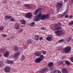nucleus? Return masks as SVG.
I'll list each match as a JSON object with an SVG mask.
<instances>
[{"mask_svg":"<svg viewBox=\"0 0 73 73\" xmlns=\"http://www.w3.org/2000/svg\"><path fill=\"white\" fill-rule=\"evenodd\" d=\"M49 17V15H48L44 14L42 15L41 13H40L38 14V15L35 16L33 17V19L35 21H40V18L41 20H44L45 19H48Z\"/></svg>","mask_w":73,"mask_h":73,"instance_id":"nucleus-1","label":"nucleus"},{"mask_svg":"<svg viewBox=\"0 0 73 73\" xmlns=\"http://www.w3.org/2000/svg\"><path fill=\"white\" fill-rule=\"evenodd\" d=\"M35 22H32L30 24V27H33V25H35Z\"/></svg>","mask_w":73,"mask_h":73,"instance_id":"nucleus-30","label":"nucleus"},{"mask_svg":"<svg viewBox=\"0 0 73 73\" xmlns=\"http://www.w3.org/2000/svg\"><path fill=\"white\" fill-rule=\"evenodd\" d=\"M10 21L11 22H14L15 21V19L13 18H11V19H10Z\"/></svg>","mask_w":73,"mask_h":73,"instance_id":"nucleus-33","label":"nucleus"},{"mask_svg":"<svg viewBox=\"0 0 73 73\" xmlns=\"http://www.w3.org/2000/svg\"><path fill=\"white\" fill-rule=\"evenodd\" d=\"M19 3V1H17V3H18V4Z\"/></svg>","mask_w":73,"mask_h":73,"instance_id":"nucleus-56","label":"nucleus"},{"mask_svg":"<svg viewBox=\"0 0 73 73\" xmlns=\"http://www.w3.org/2000/svg\"><path fill=\"white\" fill-rule=\"evenodd\" d=\"M20 21L21 22V24H23V25L25 24L26 23V21L24 19H22L20 20Z\"/></svg>","mask_w":73,"mask_h":73,"instance_id":"nucleus-16","label":"nucleus"},{"mask_svg":"<svg viewBox=\"0 0 73 73\" xmlns=\"http://www.w3.org/2000/svg\"><path fill=\"white\" fill-rule=\"evenodd\" d=\"M11 16H8L7 15H6L5 16V20L6 21H8L10 20L11 18Z\"/></svg>","mask_w":73,"mask_h":73,"instance_id":"nucleus-7","label":"nucleus"},{"mask_svg":"<svg viewBox=\"0 0 73 73\" xmlns=\"http://www.w3.org/2000/svg\"><path fill=\"white\" fill-rule=\"evenodd\" d=\"M60 9V8H57V9H56V10L57 11V13H58V12H59Z\"/></svg>","mask_w":73,"mask_h":73,"instance_id":"nucleus-46","label":"nucleus"},{"mask_svg":"<svg viewBox=\"0 0 73 73\" xmlns=\"http://www.w3.org/2000/svg\"><path fill=\"white\" fill-rule=\"evenodd\" d=\"M58 73H61L60 71V70H58Z\"/></svg>","mask_w":73,"mask_h":73,"instance_id":"nucleus-51","label":"nucleus"},{"mask_svg":"<svg viewBox=\"0 0 73 73\" xmlns=\"http://www.w3.org/2000/svg\"><path fill=\"white\" fill-rule=\"evenodd\" d=\"M56 19V18L55 17H52V18H51L50 20H52V21H54V20H55Z\"/></svg>","mask_w":73,"mask_h":73,"instance_id":"nucleus-40","label":"nucleus"},{"mask_svg":"<svg viewBox=\"0 0 73 73\" xmlns=\"http://www.w3.org/2000/svg\"><path fill=\"white\" fill-rule=\"evenodd\" d=\"M62 73H68V70L67 68L63 69L62 70Z\"/></svg>","mask_w":73,"mask_h":73,"instance_id":"nucleus-14","label":"nucleus"},{"mask_svg":"<svg viewBox=\"0 0 73 73\" xmlns=\"http://www.w3.org/2000/svg\"><path fill=\"white\" fill-rule=\"evenodd\" d=\"M7 48L6 47H5L3 46L2 49H0V51H1V50H5Z\"/></svg>","mask_w":73,"mask_h":73,"instance_id":"nucleus-31","label":"nucleus"},{"mask_svg":"<svg viewBox=\"0 0 73 73\" xmlns=\"http://www.w3.org/2000/svg\"><path fill=\"white\" fill-rule=\"evenodd\" d=\"M4 29V27L3 26H1L0 27V31H3Z\"/></svg>","mask_w":73,"mask_h":73,"instance_id":"nucleus-36","label":"nucleus"},{"mask_svg":"<svg viewBox=\"0 0 73 73\" xmlns=\"http://www.w3.org/2000/svg\"><path fill=\"white\" fill-rule=\"evenodd\" d=\"M33 42V40L32 39L28 40L27 41V43L28 44H32Z\"/></svg>","mask_w":73,"mask_h":73,"instance_id":"nucleus-12","label":"nucleus"},{"mask_svg":"<svg viewBox=\"0 0 73 73\" xmlns=\"http://www.w3.org/2000/svg\"><path fill=\"white\" fill-rule=\"evenodd\" d=\"M7 39L8 40H10V38H8Z\"/></svg>","mask_w":73,"mask_h":73,"instance_id":"nucleus-57","label":"nucleus"},{"mask_svg":"<svg viewBox=\"0 0 73 73\" xmlns=\"http://www.w3.org/2000/svg\"><path fill=\"white\" fill-rule=\"evenodd\" d=\"M57 73V71L56 70H53L50 73Z\"/></svg>","mask_w":73,"mask_h":73,"instance_id":"nucleus-27","label":"nucleus"},{"mask_svg":"<svg viewBox=\"0 0 73 73\" xmlns=\"http://www.w3.org/2000/svg\"><path fill=\"white\" fill-rule=\"evenodd\" d=\"M1 36H3V37H7V35H6V34H2L1 35Z\"/></svg>","mask_w":73,"mask_h":73,"instance_id":"nucleus-37","label":"nucleus"},{"mask_svg":"<svg viewBox=\"0 0 73 73\" xmlns=\"http://www.w3.org/2000/svg\"><path fill=\"white\" fill-rule=\"evenodd\" d=\"M40 58L41 61L43 60L44 59V56L43 55H41L39 57Z\"/></svg>","mask_w":73,"mask_h":73,"instance_id":"nucleus-19","label":"nucleus"},{"mask_svg":"<svg viewBox=\"0 0 73 73\" xmlns=\"http://www.w3.org/2000/svg\"><path fill=\"white\" fill-rule=\"evenodd\" d=\"M10 38L11 39H13V38H15L14 36H11L10 37Z\"/></svg>","mask_w":73,"mask_h":73,"instance_id":"nucleus-49","label":"nucleus"},{"mask_svg":"<svg viewBox=\"0 0 73 73\" xmlns=\"http://www.w3.org/2000/svg\"><path fill=\"white\" fill-rule=\"evenodd\" d=\"M47 71V69L45 68H43L41 70L40 72V71H38L37 72V73H43L45 71Z\"/></svg>","mask_w":73,"mask_h":73,"instance_id":"nucleus-4","label":"nucleus"},{"mask_svg":"<svg viewBox=\"0 0 73 73\" xmlns=\"http://www.w3.org/2000/svg\"><path fill=\"white\" fill-rule=\"evenodd\" d=\"M71 49V47L69 46L63 48V52L65 53H68L70 52Z\"/></svg>","mask_w":73,"mask_h":73,"instance_id":"nucleus-2","label":"nucleus"},{"mask_svg":"<svg viewBox=\"0 0 73 73\" xmlns=\"http://www.w3.org/2000/svg\"><path fill=\"white\" fill-rule=\"evenodd\" d=\"M68 1V0H64V3H66V2H67Z\"/></svg>","mask_w":73,"mask_h":73,"instance_id":"nucleus-54","label":"nucleus"},{"mask_svg":"<svg viewBox=\"0 0 73 73\" xmlns=\"http://www.w3.org/2000/svg\"><path fill=\"white\" fill-rule=\"evenodd\" d=\"M49 68H50V71H52L54 69V68L53 67H52V66L50 67H49Z\"/></svg>","mask_w":73,"mask_h":73,"instance_id":"nucleus-39","label":"nucleus"},{"mask_svg":"<svg viewBox=\"0 0 73 73\" xmlns=\"http://www.w3.org/2000/svg\"><path fill=\"white\" fill-rule=\"evenodd\" d=\"M14 48H15V49H14V50L15 51H17L18 50V47L17 46H14Z\"/></svg>","mask_w":73,"mask_h":73,"instance_id":"nucleus-25","label":"nucleus"},{"mask_svg":"<svg viewBox=\"0 0 73 73\" xmlns=\"http://www.w3.org/2000/svg\"><path fill=\"white\" fill-rule=\"evenodd\" d=\"M2 56V55H1V54H0V56Z\"/></svg>","mask_w":73,"mask_h":73,"instance_id":"nucleus-59","label":"nucleus"},{"mask_svg":"<svg viewBox=\"0 0 73 73\" xmlns=\"http://www.w3.org/2000/svg\"><path fill=\"white\" fill-rule=\"evenodd\" d=\"M61 29V28L60 27H58V28H56L54 29H53V27H52L51 28V29H52V30H53V31H55V30H59V29Z\"/></svg>","mask_w":73,"mask_h":73,"instance_id":"nucleus-23","label":"nucleus"},{"mask_svg":"<svg viewBox=\"0 0 73 73\" xmlns=\"http://www.w3.org/2000/svg\"><path fill=\"white\" fill-rule=\"evenodd\" d=\"M42 10V9H38L36 10L35 11V12L34 13V15H36L38 13V11L41 12V11Z\"/></svg>","mask_w":73,"mask_h":73,"instance_id":"nucleus-10","label":"nucleus"},{"mask_svg":"<svg viewBox=\"0 0 73 73\" xmlns=\"http://www.w3.org/2000/svg\"><path fill=\"white\" fill-rule=\"evenodd\" d=\"M2 65V64L1 62H0V67H1Z\"/></svg>","mask_w":73,"mask_h":73,"instance_id":"nucleus-50","label":"nucleus"},{"mask_svg":"<svg viewBox=\"0 0 73 73\" xmlns=\"http://www.w3.org/2000/svg\"><path fill=\"white\" fill-rule=\"evenodd\" d=\"M46 39L48 41H51L53 40V38L50 36H48L46 38Z\"/></svg>","mask_w":73,"mask_h":73,"instance_id":"nucleus-9","label":"nucleus"},{"mask_svg":"<svg viewBox=\"0 0 73 73\" xmlns=\"http://www.w3.org/2000/svg\"><path fill=\"white\" fill-rule=\"evenodd\" d=\"M55 32L56 35L58 36H62L63 35V34H61V33L60 31H57Z\"/></svg>","mask_w":73,"mask_h":73,"instance_id":"nucleus-11","label":"nucleus"},{"mask_svg":"<svg viewBox=\"0 0 73 73\" xmlns=\"http://www.w3.org/2000/svg\"><path fill=\"white\" fill-rule=\"evenodd\" d=\"M41 30H46V29L45 28L43 27L41 28Z\"/></svg>","mask_w":73,"mask_h":73,"instance_id":"nucleus-44","label":"nucleus"},{"mask_svg":"<svg viewBox=\"0 0 73 73\" xmlns=\"http://www.w3.org/2000/svg\"><path fill=\"white\" fill-rule=\"evenodd\" d=\"M9 54V52H7L5 54H4V56L5 57H7Z\"/></svg>","mask_w":73,"mask_h":73,"instance_id":"nucleus-18","label":"nucleus"},{"mask_svg":"<svg viewBox=\"0 0 73 73\" xmlns=\"http://www.w3.org/2000/svg\"><path fill=\"white\" fill-rule=\"evenodd\" d=\"M7 0H3V3H7Z\"/></svg>","mask_w":73,"mask_h":73,"instance_id":"nucleus-43","label":"nucleus"},{"mask_svg":"<svg viewBox=\"0 0 73 73\" xmlns=\"http://www.w3.org/2000/svg\"><path fill=\"white\" fill-rule=\"evenodd\" d=\"M65 63L67 65H69L70 64V62L69 61H66L65 62Z\"/></svg>","mask_w":73,"mask_h":73,"instance_id":"nucleus-29","label":"nucleus"},{"mask_svg":"<svg viewBox=\"0 0 73 73\" xmlns=\"http://www.w3.org/2000/svg\"><path fill=\"white\" fill-rule=\"evenodd\" d=\"M73 2V0H72V3Z\"/></svg>","mask_w":73,"mask_h":73,"instance_id":"nucleus-58","label":"nucleus"},{"mask_svg":"<svg viewBox=\"0 0 73 73\" xmlns=\"http://www.w3.org/2000/svg\"><path fill=\"white\" fill-rule=\"evenodd\" d=\"M64 63L63 61H61L60 62V64H63Z\"/></svg>","mask_w":73,"mask_h":73,"instance_id":"nucleus-52","label":"nucleus"},{"mask_svg":"<svg viewBox=\"0 0 73 73\" xmlns=\"http://www.w3.org/2000/svg\"><path fill=\"white\" fill-rule=\"evenodd\" d=\"M73 25V21H70L68 24V25Z\"/></svg>","mask_w":73,"mask_h":73,"instance_id":"nucleus-26","label":"nucleus"},{"mask_svg":"<svg viewBox=\"0 0 73 73\" xmlns=\"http://www.w3.org/2000/svg\"><path fill=\"white\" fill-rule=\"evenodd\" d=\"M68 9H67L64 12V14H65V15H66V14L68 12Z\"/></svg>","mask_w":73,"mask_h":73,"instance_id":"nucleus-35","label":"nucleus"},{"mask_svg":"<svg viewBox=\"0 0 73 73\" xmlns=\"http://www.w3.org/2000/svg\"><path fill=\"white\" fill-rule=\"evenodd\" d=\"M43 39V38L42 37H40L39 38V40L40 41L41 40H42Z\"/></svg>","mask_w":73,"mask_h":73,"instance_id":"nucleus-48","label":"nucleus"},{"mask_svg":"<svg viewBox=\"0 0 73 73\" xmlns=\"http://www.w3.org/2000/svg\"><path fill=\"white\" fill-rule=\"evenodd\" d=\"M39 37V35H35V40H38Z\"/></svg>","mask_w":73,"mask_h":73,"instance_id":"nucleus-24","label":"nucleus"},{"mask_svg":"<svg viewBox=\"0 0 73 73\" xmlns=\"http://www.w3.org/2000/svg\"><path fill=\"white\" fill-rule=\"evenodd\" d=\"M58 15L59 17L63 16L65 15V14H64V13H63L62 14H59Z\"/></svg>","mask_w":73,"mask_h":73,"instance_id":"nucleus-41","label":"nucleus"},{"mask_svg":"<svg viewBox=\"0 0 73 73\" xmlns=\"http://www.w3.org/2000/svg\"><path fill=\"white\" fill-rule=\"evenodd\" d=\"M1 36H0V40Z\"/></svg>","mask_w":73,"mask_h":73,"instance_id":"nucleus-61","label":"nucleus"},{"mask_svg":"<svg viewBox=\"0 0 73 73\" xmlns=\"http://www.w3.org/2000/svg\"><path fill=\"white\" fill-rule=\"evenodd\" d=\"M70 61L72 62H73V57H72L70 58Z\"/></svg>","mask_w":73,"mask_h":73,"instance_id":"nucleus-47","label":"nucleus"},{"mask_svg":"<svg viewBox=\"0 0 73 73\" xmlns=\"http://www.w3.org/2000/svg\"><path fill=\"white\" fill-rule=\"evenodd\" d=\"M20 54V52H17V54H14V56H11V57H13L14 56V57H15V58H16L17 56H19Z\"/></svg>","mask_w":73,"mask_h":73,"instance_id":"nucleus-17","label":"nucleus"},{"mask_svg":"<svg viewBox=\"0 0 73 73\" xmlns=\"http://www.w3.org/2000/svg\"><path fill=\"white\" fill-rule=\"evenodd\" d=\"M21 60H23L25 59V57L24 56H23L22 57Z\"/></svg>","mask_w":73,"mask_h":73,"instance_id":"nucleus-42","label":"nucleus"},{"mask_svg":"<svg viewBox=\"0 0 73 73\" xmlns=\"http://www.w3.org/2000/svg\"><path fill=\"white\" fill-rule=\"evenodd\" d=\"M24 6L25 7H30V5L28 4H25L24 5Z\"/></svg>","mask_w":73,"mask_h":73,"instance_id":"nucleus-34","label":"nucleus"},{"mask_svg":"<svg viewBox=\"0 0 73 73\" xmlns=\"http://www.w3.org/2000/svg\"><path fill=\"white\" fill-rule=\"evenodd\" d=\"M34 54L36 56H40L41 55V52L38 51H36L34 53Z\"/></svg>","mask_w":73,"mask_h":73,"instance_id":"nucleus-3","label":"nucleus"},{"mask_svg":"<svg viewBox=\"0 0 73 73\" xmlns=\"http://www.w3.org/2000/svg\"><path fill=\"white\" fill-rule=\"evenodd\" d=\"M53 63L52 62H49L48 64V66L49 67V68H50V67L53 66Z\"/></svg>","mask_w":73,"mask_h":73,"instance_id":"nucleus-20","label":"nucleus"},{"mask_svg":"<svg viewBox=\"0 0 73 73\" xmlns=\"http://www.w3.org/2000/svg\"><path fill=\"white\" fill-rule=\"evenodd\" d=\"M14 62V61L12 60H7V63L10 64H13Z\"/></svg>","mask_w":73,"mask_h":73,"instance_id":"nucleus-21","label":"nucleus"},{"mask_svg":"<svg viewBox=\"0 0 73 73\" xmlns=\"http://www.w3.org/2000/svg\"><path fill=\"white\" fill-rule=\"evenodd\" d=\"M65 17H67L68 18V15H66Z\"/></svg>","mask_w":73,"mask_h":73,"instance_id":"nucleus-55","label":"nucleus"},{"mask_svg":"<svg viewBox=\"0 0 73 73\" xmlns=\"http://www.w3.org/2000/svg\"><path fill=\"white\" fill-rule=\"evenodd\" d=\"M14 28L15 29H18L19 28V25L18 23H15V27H14Z\"/></svg>","mask_w":73,"mask_h":73,"instance_id":"nucleus-15","label":"nucleus"},{"mask_svg":"<svg viewBox=\"0 0 73 73\" xmlns=\"http://www.w3.org/2000/svg\"><path fill=\"white\" fill-rule=\"evenodd\" d=\"M70 17L71 18H72L73 17V16H72V15H70Z\"/></svg>","mask_w":73,"mask_h":73,"instance_id":"nucleus-53","label":"nucleus"},{"mask_svg":"<svg viewBox=\"0 0 73 73\" xmlns=\"http://www.w3.org/2000/svg\"><path fill=\"white\" fill-rule=\"evenodd\" d=\"M23 31V29H21L19 31L18 33H21Z\"/></svg>","mask_w":73,"mask_h":73,"instance_id":"nucleus-45","label":"nucleus"},{"mask_svg":"<svg viewBox=\"0 0 73 73\" xmlns=\"http://www.w3.org/2000/svg\"><path fill=\"white\" fill-rule=\"evenodd\" d=\"M41 53L43 54H46V52L44 50H43L41 52Z\"/></svg>","mask_w":73,"mask_h":73,"instance_id":"nucleus-32","label":"nucleus"},{"mask_svg":"<svg viewBox=\"0 0 73 73\" xmlns=\"http://www.w3.org/2000/svg\"><path fill=\"white\" fill-rule=\"evenodd\" d=\"M61 25V23H58V24H57L56 25V27H57V28H58L59 27V28H60V29H61V28L60 27V25Z\"/></svg>","mask_w":73,"mask_h":73,"instance_id":"nucleus-22","label":"nucleus"},{"mask_svg":"<svg viewBox=\"0 0 73 73\" xmlns=\"http://www.w3.org/2000/svg\"><path fill=\"white\" fill-rule=\"evenodd\" d=\"M41 60L39 58H37L35 60V62L36 63H39L41 62Z\"/></svg>","mask_w":73,"mask_h":73,"instance_id":"nucleus-13","label":"nucleus"},{"mask_svg":"<svg viewBox=\"0 0 73 73\" xmlns=\"http://www.w3.org/2000/svg\"><path fill=\"white\" fill-rule=\"evenodd\" d=\"M61 2H62V1H60Z\"/></svg>","mask_w":73,"mask_h":73,"instance_id":"nucleus-60","label":"nucleus"},{"mask_svg":"<svg viewBox=\"0 0 73 73\" xmlns=\"http://www.w3.org/2000/svg\"><path fill=\"white\" fill-rule=\"evenodd\" d=\"M70 40H71V39L70 38H66V41H70Z\"/></svg>","mask_w":73,"mask_h":73,"instance_id":"nucleus-38","label":"nucleus"},{"mask_svg":"<svg viewBox=\"0 0 73 73\" xmlns=\"http://www.w3.org/2000/svg\"><path fill=\"white\" fill-rule=\"evenodd\" d=\"M64 39H61L58 41V42L59 43H62L64 41Z\"/></svg>","mask_w":73,"mask_h":73,"instance_id":"nucleus-28","label":"nucleus"},{"mask_svg":"<svg viewBox=\"0 0 73 73\" xmlns=\"http://www.w3.org/2000/svg\"><path fill=\"white\" fill-rule=\"evenodd\" d=\"M26 17L27 18H30L31 17L32 15L30 13H27L26 14Z\"/></svg>","mask_w":73,"mask_h":73,"instance_id":"nucleus-6","label":"nucleus"},{"mask_svg":"<svg viewBox=\"0 0 73 73\" xmlns=\"http://www.w3.org/2000/svg\"><path fill=\"white\" fill-rule=\"evenodd\" d=\"M5 72L6 73H9L10 72V68L9 67H6L5 68Z\"/></svg>","mask_w":73,"mask_h":73,"instance_id":"nucleus-5","label":"nucleus"},{"mask_svg":"<svg viewBox=\"0 0 73 73\" xmlns=\"http://www.w3.org/2000/svg\"><path fill=\"white\" fill-rule=\"evenodd\" d=\"M62 4L60 2H58L56 5L57 8H60L62 6Z\"/></svg>","mask_w":73,"mask_h":73,"instance_id":"nucleus-8","label":"nucleus"}]
</instances>
